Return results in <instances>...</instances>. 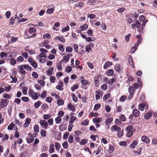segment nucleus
<instances>
[{"instance_id": "nucleus-1", "label": "nucleus", "mask_w": 157, "mask_h": 157, "mask_svg": "<svg viewBox=\"0 0 157 157\" xmlns=\"http://www.w3.org/2000/svg\"><path fill=\"white\" fill-rule=\"evenodd\" d=\"M29 94L33 99H37L40 96L39 93L37 94L35 92L33 91L32 90H30L29 91Z\"/></svg>"}, {"instance_id": "nucleus-2", "label": "nucleus", "mask_w": 157, "mask_h": 157, "mask_svg": "<svg viewBox=\"0 0 157 157\" xmlns=\"http://www.w3.org/2000/svg\"><path fill=\"white\" fill-rule=\"evenodd\" d=\"M28 136L29 137L26 138V141L28 144L32 143L34 140V138L36 137V134L31 133H29Z\"/></svg>"}, {"instance_id": "nucleus-3", "label": "nucleus", "mask_w": 157, "mask_h": 157, "mask_svg": "<svg viewBox=\"0 0 157 157\" xmlns=\"http://www.w3.org/2000/svg\"><path fill=\"white\" fill-rule=\"evenodd\" d=\"M39 123L43 128L44 129L47 128L48 126V124L46 121L41 120L40 121Z\"/></svg>"}, {"instance_id": "nucleus-4", "label": "nucleus", "mask_w": 157, "mask_h": 157, "mask_svg": "<svg viewBox=\"0 0 157 157\" xmlns=\"http://www.w3.org/2000/svg\"><path fill=\"white\" fill-rule=\"evenodd\" d=\"M9 102L8 100L3 99L0 102V106L2 108H4L6 106Z\"/></svg>"}, {"instance_id": "nucleus-5", "label": "nucleus", "mask_w": 157, "mask_h": 157, "mask_svg": "<svg viewBox=\"0 0 157 157\" xmlns=\"http://www.w3.org/2000/svg\"><path fill=\"white\" fill-rule=\"evenodd\" d=\"M29 32L30 34H33H33L31 36H29V38H32L34 37L36 35V34L35 33V32L36 31V30L35 29L33 28H30L29 29Z\"/></svg>"}, {"instance_id": "nucleus-6", "label": "nucleus", "mask_w": 157, "mask_h": 157, "mask_svg": "<svg viewBox=\"0 0 157 157\" xmlns=\"http://www.w3.org/2000/svg\"><path fill=\"white\" fill-rule=\"evenodd\" d=\"M101 77L100 76H98L95 77L94 78V84L96 87H98L99 86L100 79L101 80Z\"/></svg>"}, {"instance_id": "nucleus-7", "label": "nucleus", "mask_w": 157, "mask_h": 157, "mask_svg": "<svg viewBox=\"0 0 157 157\" xmlns=\"http://www.w3.org/2000/svg\"><path fill=\"white\" fill-rule=\"evenodd\" d=\"M114 69L116 71L120 73L122 72L123 67H121L119 64H116L114 66Z\"/></svg>"}, {"instance_id": "nucleus-8", "label": "nucleus", "mask_w": 157, "mask_h": 157, "mask_svg": "<svg viewBox=\"0 0 157 157\" xmlns=\"http://www.w3.org/2000/svg\"><path fill=\"white\" fill-rule=\"evenodd\" d=\"M24 67V65H21L19 66L18 67L20 70L19 72L22 75H25L26 73V71L24 70L25 69Z\"/></svg>"}, {"instance_id": "nucleus-9", "label": "nucleus", "mask_w": 157, "mask_h": 157, "mask_svg": "<svg viewBox=\"0 0 157 157\" xmlns=\"http://www.w3.org/2000/svg\"><path fill=\"white\" fill-rule=\"evenodd\" d=\"M135 23L136 24V26L137 28V31L140 33H143L142 30H141V23L138 20H136L135 21Z\"/></svg>"}, {"instance_id": "nucleus-10", "label": "nucleus", "mask_w": 157, "mask_h": 157, "mask_svg": "<svg viewBox=\"0 0 157 157\" xmlns=\"http://www.w3.org/2000/svg\"><path fill=\"white\" fill-rule=\"evenodd\" d=\"M111 130L112 132H114L115 131L119 132L121 131V128L117 125H114L111 127Z\"/></svg>"}, {"instance_id": "nucleus-11", "label": "nucleus", "mask_w": 157, "mask_h": 157, "mask_svg": "<svg viewBox=\"0 0 157 157\" xmlns=\"http://www.w3.org/2000/svg\"><path fill=\"white\" fill-rule=\"evenodd\" d=\"M141 140L146 144H148L150 142L149 138L145 136H142Z\"/></svg>"}, {"instance_id": "nucleus-12", "label": "nucleus", "mask_w": 157, "mask_h": 157, "mask_svg": "<svg viewBox=\"0 0 157 157\" xmlns=\"http://www.w3.org/2000/svg\"><path fill=\"white\" fill-rule=\"evenodd\" d=\"M67 108L68 110H70L72 112H74L75 111V108L71 103H69Z\"/></svg>"}, {"instance_id": "nucleus-13", "label": "nucleus", "mask_w": 157, "mask_h": 157, "mask_svg": "<svg viewBox=\"0 0 157 157\" xmlns=\"http://www.w3.org/2000/svg\"><path fill=\"white\" fill-rule=\"evenodd\" d=\"M63 59L60 61V62H64L65 61V63H66L68 62L69 59H70L69 55H66L63 56Z\"/></svg>"}, {"instance_id": "nucleus-14", "label": "nucleus", "mask_w": 157, "mask_h": 157, "mask_svg": "<svg viewBox=\"0 0 157 157\" xmlns=\"http://www.w3.org/2000/svg\"><path fill=\"white\" fill-rule=\"evenodd\" d=\"M31 119L29 118H27L25 121V123L24 124V126L25 128H27L29 126L30 123Z\"/></svg>"}, {"instance_id": "nucleus-15", "label": "nucleus", "mask_w": 157, "mask_h": 157, "mask_svg": "<svg viewBox=\"0 0 157 157\" xmlns=\"http://www.w3.org/2000/svg\"><path fill=\"white\" fill-rule=\"evenodd\" d=\"M114 71L112 69H109L107 71L105 72L106 74L108 76L113 75L114 74Z\"/></svg>"}, {"instance_id": "nucleus-16", "label": "nucleus", "mask_w": 157, "mask_h": 157, "mask_svg": "<svg viewBox=\"0 0 157 157\" xmlns=\"http://www.w3.org/2000/svg\"><path fill=\"white\" fill-rule=\"evenodd\" d=\"M102 121V118L99 117L94 118L93 119V122L94 123H100Z\"/></svg>"}, {"instance_id": "nucleus-17", "label": "nucleus", "mask_w": 157, "mask_h": 157, "mask_svg": "<svg viewBox=\"0 0 157 157\" xmlns=\"http://www.w3.org/2000/svg\"><path fill=\"white\" fill-rule=\"evenodd\" d=\"M151 116L152 114L151 112L150 111L145 113L144 115V118L146 120L150 119Z\"/></svg>"}, {"instance_id": "nucleus-18", "label": "nucleus", "mask_w": 157, "mask_h": 157, "mask_svg": "<svg viewBox=\"0 0 157 157\" xmlns=\"http://www.w3.org/2000/svg\"><path fill=\"white\" fill-rule=\"evenodd\" d=\"M140 112L138 110L134 109L132 111L133 115L135 117H137L139 115Z\"/></svg>"}, {"instance_id": "nucleus-19", "label": "nucleus", "mask_w": 157, "mask_h": 157, "mask_svg": "<svg viewBox=\"0 0 157 157\" xmlns=\"http://www.w3.org/2000/svg\"><path fill=\"white\" fill-rule=\"evenodd\" d=\"M112 65V63L109 61L106 62L103 66V68L105 69H106L108 67L111 66Z\"/></svg>"}, {"instance_id": "nucleus-20", "label": "nucleus", "mask_w": 157, "mask_h": 157, "mask_svg": "<svg viewBox=\"0 0 157 157\" xmlns=\"http://www.w3.org/2000/svg\"><path fill=\"white\" fill-rule=\"evenodd\" d=\"M142 148L141 147H140L137 151H134V153L137 155H141L142 153Z\"/></svg>"}, {"instance_id": "nucleus-21", "label": "nucleus", "mask_w": 157, "mask_h": 157, "mask_svg": "<svg viewBox=\"0 0 157 157\" xmlns=\"http://www.w3.org/2000/svg\"><path fill=\"white\" fill-rule=\"evenodd\" d=\"M57 41H59L61 42H65L66 41L65 39L63 37H61L59 36H57L55 38Z\"/></svg>"}, {"instance_id": "nucleus-22", "label": "nucleus", "mask_w": 157, "mask_h": 157, "mask_svg": "<svg viewBox=\"0 0 157 157\" xmlns=\"http://www.w3.org/2000/svg\"><path fill=\"white\" fill-rule=\"evenodd\" d=\"M113 118L111 117L105 120V123L106 124L107 126L109 124L113 121Z\"/></svg>"}, {"instance_id": "nucleus-23", "label": "nucleus", "mask_w": 157, "mask_h": 157, "mask_svg": "<svg viewBox=\"0 0 157 157\" xmlns=\"http://www.w3.org/2000/svg\"><path fill=\"white\" fill-rule=\"evenodd\" d=\"M138 144L137 140H135L131 144L130 147L132 148H134Z\"/></svg>"}, {"instance_id": "nucleus-24", "label": "nucleus", "mask_w": 157, "mask_h": 157, "mask_svg": "<svg viewBox=\"0 0 157 157\" xmlns=\"http://www.w3.org/2000/svg\"><path fill=\"white\" fill-rule=\"evenodd\" d=\"M128 79L126 81V82L127 84H129L131 81H133L134 80L133 77L132 76L129 75L128 76Z\"/></svg>"}, {"instance_id": "nucleus-25", "label": "nucleus", "mask_w": 157, "mask_h": 157, "mask_svg": "<svg viewBox=\"0 0 157 157\" xmlns=\"http://www.w3.org/2000/svg\"><path fill=\"white\" fill-rule=\"evenodd\" d=\"M88 28V25L86 24H83L81 26L80 28L79 29L82 31L85 30Z\"/></svg>"}, {"instance_id": "nucleus-26", "label": "nucleus", "mask_w": 157, "mask_h": 157, "mask_svg": "<svg viewBox=\"0 0 157 157\" xmlns=\"http://www.w3.org/2000/svg\"><path fill=\"white\" fill-rule=\"evenodd\" d=\"M133 128V126L132 125H129L127 126L125 129V130L127 132H129L132 131V129Z\"/></svg>"}, {"instance_id": "nucleus-27", "label": "nucleus", "mask_w": 157, "mask_h": 157, "mask_svg": "<svg viewBox=\"0 0 157 157\" xmlns=\"http://www.w3.org/2000/svg\"><path fill=\"white\" fill-rule=\"evenodd\" d=\"M128 91L130 94H132L134 92L135 90L134 88L133 87L130 86H129L128 88Z\"/></svg>"}, {"instance_id": "nucleus-28", "label": "nucleus", "mask_w": 157, "mask_h": 157, "mask_svg": "<svg viewBox=\"0 0 157 157\" xmlns=\"http://www.w3.org/2000/svg\"><path fill=\"white\" fill-rule=\"evenodd\" d=\"M116 81V79L115 78H113L112 79H109L108 82L106 83H108L109 84L111 85L114 82H115Z\"/></svg>"}, {"instance_id": "nucleus-29", "label": "nucleus", "mask_w": 157, "mask_h": 157, "mask_svg": "<svg viewBox=\"0 0 157 157\" xmlns=\"http://www.w3.org/2000/svg\"><path fill=\"white\" fill-rule=\"evenodd\" d=\"M50 150H49V152L50 153H53L55 150L54 145L53 144H51L50 145Z\"/></svg>"}, {"instance_id": "nucleus-30", "label": "nucleus", "mask_w": 157, "mask_h": 157, "mask_svg": "<svg viewBox=\"0 0 157 157\" xmlns=\"http://www.w3.org/2000/svg\"><path fill=\"white\" fill-rule=\"evenodd\" d=\"M71 96L72 98L73 101H74L75 102H76L78 101V98L74 93H72L71 94Z\"/></svg>"}, {"instance_id": "nucleus-31", "label": "nucleus", "mask_w": 157, "mask_h": 157, "mask_svg": "<svg viewBox=\"0 0 157 157\" xmlns=\"http://www.w3.org/2000/svg\"><path fill=\"white\" fill-rule=\"evenodd\" d=\"M57 104L59 106L63 105L64 103V101L63 99H58L57 101Z\"/></svg>"}, {"instance_id": "nucleus-32", "label": "nucleus", "mask_w": 157, "mask_h": 157, "mask_svg": "<svg viewBox=\"0 0 157 157\" xmlns=\"http://www.w3.org/2000/svg\"><path fill=\"white\" fill-rule=\"evenodd\" d=\"M114 149V146H112L111 144L109 145V149L108 151L110 153H111L113 152Z\"/></svg>"}, {"instance_id": "nucleus-33", "label": "nucleus", "mask_w": 157, "mask_h": 157, "mask_svg": "<svg viewBox=\"0 0 157 157\" xmlns=\"http://www.w3.org/2000/svg\"><path fill=\"white\" fill-rule=\"evenodd\" d=\"M24 67L25 69L26 70L31 71L32 70V68L30 67L29 64H25L24 65Z\"/></svg>"}, {"instance_id": "nucleus-34", "label": "nucleus", "mask_w": 157, "mask_h": 157, "mask_svg": "<svg viewBox=\"0 0 157 157\" xmlns=\"http://www.w3.org/2000/svg\"><path fill=\"white\" fill-rule=\"evenodd\" d=\"M70 29V28L69 26L67 25L65 27L62 28L61 31L62 33H63L66 31H68Z\"/></svg>"}, {"instance_id": "nucleus-35", "label": "nucleus", "mask_w": 157, "mask_h": 157, "mask_svg": "<svg viewBox=\"0 0 157 157\" xmlns=\"http://www.w3.org/2000/svg\"><path fill=\"white\" fill-rule=\"evenodd\" d=\"M87 140L86 139H82L80 142V144L81 145H85L87 143Z\"/></svg>"}, {"instance_id": "nucleus-36", "label": "nucleus", "mask_w": 157, "mask_h": 157, "mask_svg": "<svg viewBox=\"0 0 157 157\" xmlns=\"http://www.w3.org/2000/svg\"><path fill=\"white\" fill-rule=\"evenodd\" d=\"M68 142L70 143H72L74 141V138L72 136L70 135L68 138Z\"/></svg>"}, {"instance_id": "nucleus-37", "label": "nucleus", "mask_w": 157, "mask_h": 157, "mask_svg": "<svg viewBox=\"0 0 157 157\" xmlns=\"http://www.w3.org/2000/svg\"><path fill=\"white\" fill-rule=\"evenodd\" d=\"M41 104V101H38L37 102L34 103V105L36 108H37L40 106Z\"/></svg>"}, {"instance_id": "nucleus-38", "label": "nucleus", "mask_w": 157, "mask_h": 157, "mask_svg": "<svg viewBox=\"0 0 157 157\" xmlns=\"http://www.w3.org/2000/svg\"><path fill=\"white\" fill-rule=\"evenodd\" d=\"M62 146L64 148L67 149L68 147V144L67 142V141L64 142L62 144Z\"/></svg>"}, {"instance_id": "nucleus-39", "label": "nucleus", "mask_w": 157, "mask_h": 157, "mask_svg": "<svg viewBox=\"0 0 157 157\" xmlns=\"http://www.w3.org/2000/svg\"><path fill=\"white\" fill-rule=\"evenodd\" d=\"M43 37L44 38H47L48 39H50L51 38V35L49 33L44 34L43 36Z\"/></svg>"}, {"instance_id": "nucleus-40", "label": "nucleus", "mask_w": 157, "mask_h": 157, "mask_svg": "<svg viewBox=\"0 0 157 157\" xmlns=\"http://www.w3.org/2000/svg\"><path fill=\"white\" fill-rule=\"evenodd\" d=\"M10 64L12 65H14L16 63V60L13 58H12L10 60Z\"/></svg>"}, {"instance_id": "nucleus-41", "label": "nucleus", "mask_w": 157, "mask_h": 157, "mask_svg": "<svg viewBox=\"0 0 157 157\" xmlns=\"http://www.w3.org/2000/svg\"><path fill=\"white\" fill-rule=\"evenodd\" d=\"M119 118L122 122H124L126 121V117L123 114L120 116Z\"/></svg>"}, {"instance_id": "nucleus-42", "label": "nucleus", "mask_w": 157, "mask_h": 157, "mask_svg": "<svg viewBox=\"0 0 157 157\" xmlns=\"http://www.w3.org/2000/svg\"><path fill=\"white\" fill-rule=\"evenodd\" d=\"M40 134L41 136L45 137L46 135V131L44 129H42L40 131Z\"/></svg>"}, {"instance_id": "nucleus-43", "label": "nucleus", "mask_w": 157, "mask_h": 157, "mask_svg": "<svg viewBox=\"0 0 157 157\" xmlns=\"http://www.w3.org/2000/svg\"><path fill=\"white\" fill-rule=\"evenodd\" d=\"M75 6L76 7L81 8L83 6V3L81 2H79L75 4Z\"/></svg>"}, {"instance_id": "nucleus-44", "label": "nucleus", "mask_w": 157, "mask_h": 157, "mask_svg": "<svg viewBox=\"0 0 157 157\" xmlns=\"http://www.w3.org/2000/svg\"><path fill=\"white\" fill-rule=\"evenodd\" d=\"M54 70V68L52 67H51L48 71V73L49 76H51L52 74V71Z\"/></svg>"}, {"instance_id": "nucleus-45", "label": "nucleus", "mask_w": 157, "mask_h": 157, "mask_svg": "<svg viewBox=\"0 0 157 157\" xmlns=\"http://www.w3.org/2000/svg\"><path fill=\"white\" fill-rule=\"evenodd\" d=\"M55 8H53L48 9L47 10L46 12L48 14H51L53 12Z\"/></svg>"}, {"instance_id": "nucleus-46", "label": "nucleus", "mask_w": 157, "mask_h": 157, "mask_svg": "<svg viewBox=\"0 0 157 157\" xmlns=\"http://www.w3.org/2000/svg\"><path fill=\"white\" fill-rule=\"evenodd\" d=\"M110 94L108 93L104 95L103 97V100L105 101L108 98H109L110 96Z\"/></svg>"}, {"instance_id": "nucleus-47", "label": "nucleus", "mask_w": 157, "mask_h": 157, "mask_svg": "<svg viewBox=\"0 0 157 157\" xmlns=\"http://www.w3.org/2000/svg\"><path fill=\"white\" fill-rule=\"evenodd\" d=\"M77 118L75 117H72L70 119L69 121V123L72 124L74 121H75L76 119Z\"/></svg>"}, {"instance_id": "nucleus-48", "label": "nucleus", "mask_w": 157, "mask_h": 157, "mask_svg": "<svg viewBox=\"0 0 157 157\" xmlns=\"http://www.w3.org/2000/svg\"><path fill=\"white\" fill-rule=\"evenodd\" d=\"M14 126V124L13 122H11L8 126V129L9 130H11L13 129V127Z\"/></svg>"}, {"instance_id": "nucleus-49", "label": "nucleus", "mask_w": 157, "mask_h": 157, "mask_svg": "<svg viewBox=\"0 0 157 157\" xmlns=\"http://www.w3.org/2000/svg\"><path fill=\"white\" fill-rule=\"evenodd\" d=\"M92 49L91 47L89 45H87L86 47V51L88 52H90L92 50Z\"/></svg>"}, {"instance_id": "nucleus-50", "label": "nucleus", "mask_w": 157, "mask_h": 157, "mask_svg": "<svg viewBox=\"0 0 157 157\" xmlns=\"http://www.w3.org/2000/svg\"><path fill=\"white\" fill-rule=\"evenodd\" d=\"M55 144L56 149L57 151H59L60 149V144L57 142H56L55 143Z\"/></svg>"}, {"instance_id": "nucleus-51", "label": "nucleus", "mask_w": 157, "mask_h": 157, "mask_svg": "<svg viewBox=\"0 0 157 157\" xmlns=\"http://www.w3.org/2000/svg\"><path fill=\"white\" fill-rule=\"evenodd\" d=\"M34 132L36 133L39 131V127L38 125H35L34 127Z\"/></svg>"}, {"instance_id": "nucleus-52", "label": "nucleus", "mask_w": 157, "mask_h": 157, "mask_svg": "<svg viewBox=\"0 0 157 157\" xmlns=\"http://www.w3.org/2000/svg\"><path fill=\"white\" fill-rule=\"evenodd\" d=\"M127 98V97L125 95H123L121 96L120 98V101L121 102H124Z\"/></svg>"}, {"instance_id": "nucleus-53", "label": "nucleus", "mask_w": 157, "mask_h": 157, "mask_svg": "<svg viewBox=\"0 0 157 157\" xmlns=\"http://www.w3.org/2000/svg\"><path fill=\"white\" fill-rule=\"evenodd\" d=\"M66 52H71L73 48L71 47H67L66 48Z\"/></svg>"}, {"instance_id": "nucleus-54", "label": "nucleus", "mask_w": 157, "mask_h": 157, "mask_svg": "<svg viewBox=\"0 0 157 157\" xmlns=\"http://www.w3.org/2000/svg\"><path fill=\"white\" fill-rule=\"evenodd\" d=\"M58 47L59 49L61 52H63L64 51V49L63 45L59 44L58 45Z\"/></svg>"}, {"instance_id": "nucleus-55", "label": "nucleus", "mask_w": 157, "mask_h": 157, "mask_svg": "<svg viewBox=\"0 0 157 157\" xmlns=\"http://www.w3.org/2000/svg\"><path fill=\"white\" fill-rule=\"evenodd\" d=\"M65 70L67 72L69 73L71 71L72 68L70 66H67L66 67Z\"/></svg>"}, {"instance_id": "nucleus-56", "label": "nucleus", "mask_w": 157, "mask_h": 157, "mask_svg": "<svg viewBox=\"0 0 157 157\" xmlns=\"http://www.w3.org/2000/svg\"><path fill=\"white\" fill-rule=\"evenodd\" d=\"M133 132L132 131L131 132H127L126 133V136L127 137H128V138L131 137L133 135Z\"/></svg>"}, {"instance_id": "nucleus-57", "label": "nucleus", "mask_w": 157, "mask_h": 157, "mask_svg": "<svg viewBox=\"0 0 157 157\" xmlns=\"http://www.w3.org/2000/svg\"><path fill=\"white\" fill-rule=\"evenodd\" d=\"M47 92L45 91H44L40 95V97L42 98H45L46 96Z\"/></svg>"}, {"instance_id": "nucleus-58", "label": "nucleus", "mask_w": 157, "mask_h": 157, "mask_svg": "<svg viewBox=\"0 0 157 157\" xmlns=\"http://www.w3.org/2000/svg\"><path fill=\"white\" fill-rule=\"evenodd\" d=\"M129 58L128 59V61L129 62V64L131 65L132 67H133V60L132 58H131V56H129Z\"/></svg>"}, {"instance_id": "nucleus-59", "label": "nucleus", "mask_w": 157, "mask_h": 157, "mask_svg": "<svg viewBox=\"0 0 157 157\" xmlns=\"http://www.w3.org/2000/svg\"><path fill=\"white\" fill-rule=\"evenodd\" d=\"M133 115H130L129 117V118L130 119L129 121L130 123H132L134 121V119Z\"/></svg>"}, {"instance_id": "nucleus-60", "label": "nucleus", "mask_w": 157, "mask_h": 157, "mask_svg": "<svg viewBox=\"0 0 157 157\" xmlns=\"http://www.w3.org/2000/svg\"><path fill=\"white\" fill-rule=\"evenodd\" d=\"M24 59L21 56H19L17 59V61L19 62H23L24 61Z\"/></svg>"}, {"instance_id": "nucleus-61", "label": "nucleus", "mask_w": 157, "mask_h": 157, "mask_svg": "<svg viewBox=\"0 0 157 157\" xmlns=\"http://www.w3.org/2000/svg\"><path fill=\"white\" fill-rule=\"evenodd\" d=\"M69 133L68 132H66L63 135V138L64 139L66 140L67 138L68 137L69 135Z\"/></svg>"}, {"instance_id": "nucleus-62", "label": "nucleus", "mask_w": 157, "mask_h": 157, "mask_svg": "<svg viewBox=\"0 0 157 157\" xmlns=\"http://www.w3.org/2000/svg\"><path fill=\"white\" fill-rule=\"evenodd\" d=\"M139 109L141 111H143L144 109V105H143V103L140 104L139 105Z\"/></svg>"}, {"instance_id": "nucleus-63", "label": "nucleus", "mask_w": 157, "mask_h": 157, "mask_svg": "<svg viewBox=\"0 0 157 157\" xmlns=\"http://www.w3.org/2000/svg\"><path fill=\"white\" fill-rule=\"evenodd\" d=\"M3 97L7 99H10L11 96L9 94L4 93L3 94Z\"/></svg>"}, {"instance_id": "nucleus-64", "label": "nucleus", "mask_w": 157, "mask_h": 157, "mask_svg": "<svg viewBox=\"0 0 157 157\" xmlns=\"http://www.w3.org/2000/svg\"><path fill=\"white\" fill-rule=\"evenodd\" d=\"M41 108L43 109H47L48 108V106L47 104H44L41 106Z\"/></svg>"}]
</instances>
